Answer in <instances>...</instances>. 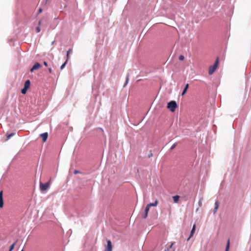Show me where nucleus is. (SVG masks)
Here are the masks:
<instances>
[{
  "instance_id": "obj_21",
  "label": "nucleus",
  "mask_w": 251,
  "mask_h": 251,
  "mask_svg": "<svg viewBox=\"0 0 251 251\" xmlns=\"http://www.w3.org/2000/svg\"><path fill=\"white\" fill-rule=\"evenodd\" d=\"M66 63H67V61H65V62H64V63L62 65H61V67H60V69H61V70H62V69L65 67V66H66Z\"/></svg>"
},
{
  "instance_id": "obj_9",
  "label": "nucleus",
  "mask_w": 251,
  "mask_h": 251,
  "mask_svg": "<svg viewBox=\"0 0 251 251\" xmlns=\"http://www.w3.org/2000/svg\"><path fill=\"white\" fill-rule=\"evenodd\" d=\"M195 229H196V225H194L193 226V228H192V229L191 230L190 236L187 239V240H189L191 238V237L193 235L194 233L195 232Z\"/></svg>"
},
{
  "instance_id": "obj_2",
  "label": "nucleus",
  "mask_w": 251,
  "mask_h": 251,
  "mask_svg": "<svg viewBox=\"0 0 251 251\" xmlns=\"http://www.w3.org/2000/svg\"><path fill=\"white\" fill-rule=\"evenodd\" d=\"M177 107V104L175 101L172 100L168 103L167 108L172 112H174Z\"/></svg>"
},
{
  "instance_id": "obj_22",
  "label": "nucleus",
  "mask_w": 251,
  "mask_h": 251,
  "mask_svg": "<svg viewBox=\"0 0 251 251\" xmlns=\"http://www.w3.org/2000/svg\"><path fill=\"white\" fill-rule=\"evenodd\" d=\"M128 82V76H127L126 78V83L124 84V87H125L127 85Z\"/></svg>"
},
{
  "instance_id": "obj_8",
  "label": "nucleus",
  "mask_w": 251,
  "mask_h": 251,
  "mask_svg": "<svg viewBox=\"0 0 251 251\" xmlns=\"http://www.w3.org/2000/svg\"><path fill=\"white\" fill-rule=\"evenodd\" d=\"M149 210H150V208L146 206L145 209V212L143 214V215H142V216L144 218H146L147 217Z\"/></svg>"
},
{
  "instance_id": "obj_24",
  "label": "nucleus",
  "mask_w": 251,
  "mask_h": 251,
  "mask_svg": "<svg viewBox=\"0 0 251 251\" xmlns=\"http://www.w3.org/2000/svg\"><path fill=\"white\" fill-rule=\"evenodd\" d=\"M179 59L180 60H183L184 59V57L183 55H180L179 57Z\"/></svg>"
},
{
  "instance_id": "obj_12",
  "label": "nucleus",
  "mask_w": 251,
  "mask_h": 251,
  "mask_svg": "<svg viewBox=\"0 0 251 251\" xmlns=\"http://www.w3.org/2000/svg\"><path fill=\"white\" fill-rule=\"evenodd\" d=\"M189 87V84H187L185 86V87L183 90V92L181 94L182 96H183L185 93L186 92H187V89Z\"/></svg>"
},
{
  "instance_id": "obj_28",
  "label": "nucleus",
  "mask_w": 251,
  "mask_h": 251,
  "mask_svg": "<svg viewBox=\"0 0 251 251\" xmlns=\"http://www.w3.org/2000/svg\"><path fill=\"white\" fill-rule=\"evenodd\" d=\"M49 72H50V73H51V68H49Z\"/></svg>"
},
{
  "instance_id": "obj_14",
  "label": "nucleus",
  "mask_w": 251,
  "mask_h": 251,
  "mask_svg": "<svg viewBox=\"0 0 251 251\" xmlns=\"http://www.w3.org/2000/svg\"><path fill=\"white\" fill-rule=\"evenodd\" d=\"M215 206L214 209L213 210L214 214H215L217 210V209H218V208L219 207V202L218 201H216L215 202Z\"/></svg>"
},
{
  "instance_id": "obj_13",
  "label": "nucleus",
  "mask_w": 251,
  "mask_h": 251,
  "mask_svg": "<svg viewBox=\"0 0 251 251\" xmlns=\"http://www.w3.org/2000/svg\"><path fill=\"white\" fill-rule=\"evenodd\" d=\"M173 199L174 201V202L175 203H177L178 201H179V196H173Z\"/></svg>"
},
{
  "instance_id": "obj_30",
  "label": "nucleus",
  "mask_w": 251,
  "mask_h": 251,
  "mask_svg": "<svg viewBox=\"0 0 251 251\" xmlns=\"http://www.w3.org/2000/svg\"><path fill=\"white\" fill-rule=\"evenodd\" d=\"M54 43V41H52V43H51V45H53Z\"/></svg>"
},
{
  "instance_id": "obj_26",
  "label": "nucleus",
  "mask_w": 251,
  "mask_h": 251,
  "mask_svg": "<svg viewBox=\"0 0 251 251\" xmlns=\"http://www.w3.org/2000/svg\"><path fill=\"white\" fill-rule=\"evenodd\" d=\"M42 9H41V8H40V9H39V11H38V12H39V13H41V12H42Z\"/></svg>"
},
{
  "instance_id": "obj_1",
  "label": "nucleus",
  "mask_w": 251,
  "mask_h": 251,
  "mask_svg": "<svg viewBox=\"0 0 251 251\" xmlns=\"http://www.w3.org/2000/svg\"><path fill=\"white\" fill-rule=\"evenodd\" d=\"M218 63L219 60L218 59H217L214 64L212 66H211L209 68L208 73L209 75H212L214 73L218 67Z\"/></svg>"
},
{
  "instance_id": "obj_5",
  "label": "nucleus",
  "mask_w": 251,
  "mask_h": 251,
  "mask_svg": "<svg viewBox=\"0 0 251 251\" xmlns=\"http://www.w3.org/2000/svg\"><path fill=\"white\" fill-rule=\"evenodd\" d=\"M112 246L111 244V242L110 240H108L107 241V246L105 247L104 251H112Z\"/></svg>"
},
{
  "instance_id": "obj_3",
  "label": "nucleus",
  "mask_w": 251,
  "mask_h": 251,
  "mask_svg": "<svg viewBox=\"0 0 251 251\" xmlns=\"http://www.w3.org/2000/svg\"><path fill=\"white\" fill-rule=\"evenodd\" d=\"M30 85V82L29 80H26L24 84V87L22 89V93L23 94H25L27 89L29 88Z\"/></svg>"
},
{
  "instance_id": "obj_10",
  "label": "nucleus",
  "mask_w": 251,
  "mask_h": 251,
  "mask_svg": "<svg viewBox=\"0 0 251 251\" xmlns=\"http://www.w3.org/2000/svg\"><path fill=\"white\" fill-rule=\"evenodd\" d=\"M157 204H158V201L157 200H156L154 202L150 203L148 204L147 205V206L150 208V207H151V206H156L157 205Z\"/></svg>"
},
{
  "instance_id": "obj_11",
  "label": "nucleus",
  "mask_w": 251,
  "mask_h": 251,
  "mask_svg": "<svg viewBox=\"0 0 251 251\" xmlns=\"http://www.w3.org/2000/svg\"><path fill=\"white\" fill-rule=\"evenodd\" d=\"M3 206V201L2 198V192H0V207L2 208Z\"/></svg>"
},
{
  "instance_id": "obj_15",
  "label": "nucleus",
  "mask_w": 251,
  "mask_h": 251,
  "mask_svg": "<svg viewBox=\"0 0 251 251\" xmlns=\"http://www.w3.org/2000/svg\"><path fill=\"white\" fill-rule=\"evenodd\" d=\"M73 52V50L72 49H69L68 51H67V59L69 58V54H71Z\"/></svg>"
},
{
  "instance_id": "obj_18",
  "label": "nucleus",
  "mask_w": 251,
  "mask_h": 251,
  "mask_svg": "<svg viewBox=\"0 0 251 251\" xmlns=\"http://www.w3.org/2000/svg\"><path fill=\"white\" fill-rule=\"evenodd\" d=\"M15 244H16V243H14L13 244H12L11 245V246L10 247V249H9V251H12L14 249L15 245Z\"/></svg>"
},
{
  "instance_id": "obj_19",
  "label": "nucleus",
  "mask_w": 251,
  "mask_h": 251,
  "mask_svg": "<svg viewBox=\"0 0 251 251\" xmlns=\"http://www.w3.org/2000/svg\"><path fill=\"white\" fill-rule=\"evenodd\" d=\"M174 243H172L171 244V245L169 246V248H167V249H166L165 250V251H169V250L171 248H172V247L173 245H174Z\"/></svg>"
},
{
  "instance_id": "obj_20",
  "label": "nucleus",
  "mask_w": 251,
  "mask_h": 251,
  "mask_svg": "<svg viewBox=\"0 0 251 251\" xmlns=\"http://www.w3.org/2000/svg\"><path fill=\"white\" fill-rule=\"evenodd\" d=\"M35 31H36V32L37 33H39V32H40V31H41V29H40V27H39V26H38V27H36V28H35Z\"/></svg>"
},
{
  "instance_id": "obj_7",
  "label": "nucleus",
  "mask_w": 251,
  "mask_h": 251,
  "mask_svg": "<svg viewBox=\"0 0 251 251\" xmlns=\"http://www.w3.org/2000/svg\"><path fill=\"white\" fill-rule=\"evenodd\" d=\"M40 136L42 138L43 142H45L47 139L48 134L47 132H45L41 134Z\"/></svg>"
},
{
  "instance_id": "obj_31",
  "label": "nucleus",
  "mask_w": 251,
  "mask_h": 251,
  "mask_svg": "<svg viewBox=\"0 0 251 251\" xmlns=\"http://www.w3.org/2000/svg\"><path fill=\"white\" fill-rule=\"evenodd\" d=\"M151 155H152L151 154H150L149 157H151Z\"/></svg>"
},
{
  "instance_id": "obj_25",
  "label": "nucleus",
  "mask_w": 251,
  "mask_h": 251,
  "mask_svg": "<svg viewBox=\"0 0 251 251\" xmlns=\"http://www.w3.org/2000/svg\"><path fill=\"white\" fill-rule=\"evenodd\" d=\"M44 64L45 66H48V64H47V63L45 61L44 62Z\"/></svg>"
},
{
  "instance_id": "obj_29",
  "label": "nucleus",
  "mask_w": 251,
  "mask_h": 251,
  "mask_svg": "<svg viewBox=\"0 0 251 251\" xmlns=\"http://www.w3.org/2000/svg\"><path fill=\"white\" fill-rule=\"evenodd\" d=\"M38 25H41V21L39 22Z\"/></svg>"
},
{
  "instance_id": "obj_16",
  "label": "nucleus",
  "mask_w": 251,
  "mask_h": 251,
  "mask_svg": "<svg viewBox=\"0 0 251 251\" xmlns=\"http://www.w3.org/2000/svg\"><path fill=\"white\" fill-rule=\"evenodd\" d=\"M229 249V240H228V241H227V243L226 244V251H228Z\"/></svg>"
},
{
  "instance_id": "obj_23",
  "label": "nucleus",
  "mask_w": 251,
  "mask_h": 251,
  "mask_svg": "<svg viewBox=\"0 0 251 251\" xmlns=\"http://www.w3.org/2000/svg\"><path fill=\"white\" fill-rule=\"evenodd\" d=\"M176 143L172 145V146L171 147V149H171V150H173L174 149H175V148H176Z\"/></svg>"
},
{
  "instance_id": "obj_6",
  "label": "nucleus",
  "mask_w": 251,
  "mask_h": 251,
  "mask_svg": "<svg viewBox=\"0 0 251 251\" xmlns=\"http://www.w3.org/2000/svg\"><path fill=\"white\" fill-rule=\"evenodd\" d=\"M41 65L39 63H36L32 68L30 69L31 72H33L34 70H37L41 67Z\"/></svg>"
},
{
  "instance_id": "obj_4",
  "label": "nucleus",
  "mask_w": 251,
  "mask_h": 251,
  "mask_svg": "<svg viewBox=\"0 0 251 251\" xmlns=\"http://www.w3.org/2000/svg\"><path fill=\"white\" fill-rule=\"evenodd\" d=\"M50 186L49 182L46 183L45 184L40 183V188L41 191H46L47 190Z\"/></svg>"
},
{
  "instance_id": "obj_32",
  "label": "nucleus",
  "mask_w": 251,
  "mask_h": 251,
  "mask_svg": "<svg viewBox=\"0 0 251 251\" xmlns=\"http://www.w3.org/2000/svg\"><path fill=\"white\" fill-rule=\"evenodd\" d=\"M151 155H152L151 154H150L149 157H151Z\"/></svg>"
},
{
  "instance_id": "obj_33",
  "label": "nucleus",
  "mask_w": 251,
  "mask_h": 251,
  "mask_svg": "<svg viewBox=\"0 0 251 251\" xmlns=\"http://www.w3.org/2000/svg\"><path fill=\"white\" fill-rule=\"evenodd\" d=\"M21 251H24V250H22Z\"/></svg>"
},
{
  "instance_id": "obj_27",
  "label": "nucleus",
  "mask_w": 251,
  "mask_h": 251,
  "mask_svg": "<svg viewBox=\"0 0 251 251\" xmlns=\"http://www.w3.org/2000/svg\"><path fill=\"white\" fill-rule=\"evenodd\" d=\"M78 173V171H75V174H77Z\"/></svg>"
},
{
  "instance_id": "obj_17",
  "label": "nucleus",
  "mask_w": 251,
  "mask_h": 251,
  "mask_svg": "<svg viewBox=\"0 0 251 251\" xmlns=\"http://www.w3.org/2000/svg\"><path fill=\"white\" fill-rule=\"evenodd\" d=\"M15 135V133H12L7 135V140L9 139L11 137Z\"/></svg>"
}]
</instances>
